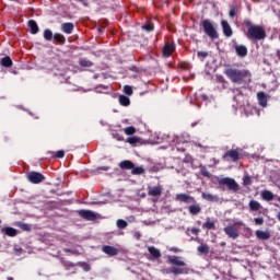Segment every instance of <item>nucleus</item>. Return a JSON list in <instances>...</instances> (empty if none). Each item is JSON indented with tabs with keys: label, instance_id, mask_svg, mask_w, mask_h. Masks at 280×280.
<instances>
[{
	"label": "nucleus",
	"instance_id": "obj_1",
	"mask_svg": "<svg viewBox=\"0 0 280 280\" xmlns=\"http://www.w3.org/2000/svg\"><path fill=\"white\" fill-rule=\"evenodd\" d=\"M243 23L247 27V38L253 40H264L266 38V30L261 25H255L248 19L244 20Z\"/></svg>",
	"mask_w": 280,
	"mask_h": 280
},
{
	"label": "nucleus",
	"instance_id": "obj_2",
	"mask_svg": "<svg viewBox=\"0 0 280 280\" xmlns=\"http://www.w3.org/2000/svg\"><path fill=\"white\" fill-rule=\"evenodd\" d=\"M201 27L205 32V35L208 36L211 40H218L220 34L218 33V26L209 19L201 21Z\"/></svg>",
	"mask_w": 280,
	"mask_h": 280
},
{
	"label": "nucleus",
	"instance_id": "obj_3",
	"mask_svg": "<svg viewBox=\"0 0 280 280\" xmlns=\"http://www.w3.org/2000/svg\"><path fill=\"white\" fill-rule=\"evenodd\" d=\"M237 226H244V223L242 221H237L233 225H228L224 228V233L228 235V237H231L232 240H237L240 237V230Z\"/></svg>",
	"mask_w": 280,
	"mask_h": 280
},
{
	"label": "nucleus",
	"instance_id": "obj_4",
	"mask_svg": "<svg viewBox=\"0 0 280 280\" xmlns=\"http://www.w3.org/2000/svg\"><path fill=\"white\" fill-rule=\"evenodd\" d=\"M219 185H225L230 191H240V185L231 177L218 178Z\"/></svg>",
	"mask_w": 280,
	"mask_h": 280
},
{
	"label": "nucleus",
	"instance_id": "obj_5",
	"mask_svg": "<svg viewBox=\"0 0 280 280\" xmlns=\"http://www.w3.org/2000/svg\"><path fill=\"white\" fill-rule=\"evenodd\" d=\"M225 73L228 78H230V80H232V82L236 84H242L247 74V72H241V71H226Z\"/></svg>",
	"mask_w": 280,
	"mask_h": 280
},
{
	"label": "nucleus",
	"instance_id": "obj_6",
	"mask_svg": "<svg viewBox=\"0 0 280 280\" xmlns=\"http://www.w3.org/2000/svg\"><path fill=\"white\" fill-rule=\"evenodd\" d=\"M242 153V149H231L228 150L223 155V161H232L233 163L240 161V154Z\"/></svg>",
	"mask_w": 280,
	"mask_h": 280
},
{
	"label": "nucleus",
	"instance_id": "obj_7",
	"mask_svg": "<svg viewBox=\"0 0 280 280\" xmlns=\"http://www.w3.org/2000/svg\"><path fill=\"white\" fill-rule=\"evenodd\" d=\"M26 178L33 185H40V183H43V180H45L44 175L36 171H32V172L27 173Z\"/></svg>",
	"mask_w": 280,
	"mask_h": 280
},
{
	"label": "nucleus",
	"instance_id": "obj_8",
	"mask_svg": "<svg viewBox=\"0 0 280 280\" xmlns=\"http://www.w3.org/2000/svg\"><path fill=\"white\" fill-rule=\"evenodd\" d=\"M78 213L80 218H83V220H86L88 222H95V220H97V213L91 210H79Z\"/></svg>",
	"mask_w": 280,
	"mask_h": 280
},
{
	"label": "nucleus",
	"instance_id": "obj_9",
	"mask_svg": "<svg viewBox=\"0 0 280 280\" xmlns=\"http://www.w3.org/2000/svg\"><path fill=\"white\" fill-rule=\"evenodd\" d=\"M175 200L177 202H185L186 205H191V202H196V198L187 194H177L175 196Z\"/></svg>",
	"mask_w": 280,
	"mask_h": 280
},
{
	"label": "nucleus",
	"instance_id": "obj_10",
	"mask_svg": "<svg viewBox=\"0 0 280 280\" xmlns=\"http://www.w3.org/2000/svg\"><path fill=\"white\" fill-rule=\"evenodd\" d=\"M173 51H176V44L174 43H166L162 48V55L164 58H170Z\"/></svg>",
	"mask_w": 280,
	"mask_h": 280
},
{
	"label": "nucleus",
	"instance_id": "obj_11",
	"mask_svg": "<svg viewBox=\"0 0 280 280\" xmlns=\"http://www.w3.org/2000/svg\"><path fill=\"white\" fill-rule=\"evenodd\" d=\"M161 194H163V186L158 185V186H149L148 187V195L152 196L154 198H159V196H161Z\"/></svg>",
	"mask_w": 280,
	"mask_h": 280
},
{
	"label": "nucleus",
	"instance_id": "obj_12",
	"mask_svg": "<svg viewBox=\"0 0 280 280\" xmlns=\"http://www.w3.org/2000/svg\"><path fill=\"white\" fill-rule=\"evenodd\" d=\"M221 27H222L223 34H224V36H226V38H231V36H233V28L231 27V24H229V21L222 20Z\"/></svg>",
	"mask_w": 280,
	"mask_h": 280
},
{
	"label": "nucleus",
	"instance_id": "obj_13",
	"mask_svg": "<svg viewBox=\"0 0 280 280\" xmlns=\"http://www.w3.org/2000/svg\"><path fill=\"white\" fill-rule=\"evenodd\" d=\"M188 211L190 215H198L199 213H201L202 207L195 199V202H191L190 206L188 207Z\"/></svg>",
	"mask_w": 280,
	"mask_h": 280
},
{
	"label": "nucleus",
	"instance_id": "obj_14",
	"mask_svg": "<svg viewBox=\"0 0 280 280\" xmlns=\"http://www.w3.org/2000/svg\"><path fill=\"white\" fill-rule=\"evenodd\" d=\"M258 104L259 106H262V108H266L268 106V96L264 92L257 93Z\"/></svg>",
	"mask_w": 280,
	"mask_h": 280
},
{
	"label": "nucleus",
	"instance_id": "obj_15",
	"mask_svg": "<svg viewBox=\"0 0 280 280\" xmlns=\"http://www.w3.org/2000/svg\"><path fill=\"white\" fill-rule=\"evenodd\" d=\"M168 264H173V266H179L180 268L185 267V261L180 260L178 256H168Z\"/></svg>",
	"mask_w": 280,
	"mask_h": 280
},
{
	"label": "nucleus",
	"instance_id": "obj_16",
	"mask_svg": "<svg viewBox=\"0 0 280 280\" xmlns=\"http://www.w3.org/2000/svg\"><path fill=\"white\" fill-rule=\"evenodd\" d=\"M201 197L203 200H207L208 202H220V197H218V195L202 192Z\"/></svg>",
	"mask_w": 280,
	"mask_h": 280
},
{
	"label": "nucleus",
	"instance_id": "obj_17",
	"mask_svg": "<svg viewBox=\"0 0 280 280\" xmlns=\"http://www.w3.org/2000/svg\"><path fill=\"white\" fill-rule=\"evenodd\" d=\"M235 51H236L237 56H241V58L248 56V48H246V46H244V45L235 46Z\"/></svg>",
	"mask_w": 280,
	"mask_h": 280
},
{
	"label": "nucleus",
	"instance_id": "obj_18",
	"mask_svg": "<svg viewBox=\"0 0 280 280\" xmlns=\"http://www.w3.org/2000/svg\"><path fill=\"white\" fill-rule=\"evenodd\" d=\"M73 23L71 22H66L61 25V32H63L65 34H73Z\"/></svg>",
	"mask_w": 280,
	"mask_h": 280
},
{
	"label": "nucleus",
	"instance_id": "obj_19",
	"mask_svg": "<svg viewBox=\"0 0 280 280\" xmlns=\"http://www.w3.org/2000/svg\"><path fill=\"white\" fill-rule=\"evenodd\" d=\"M119 167L120 170H135V163H132V161L130 160H125L122 162L119 163Z\"/></svg>",
	"mask_w": 280,
	"mask_h": 280
},
{
	"label": "nucleus",
	"instance_id": "obj_20",
	"mask_svg": "<svg viewBox=\"0 0 280 280\" xmlns=\"http://www.w3.org/2000/svg\"><path fill=\"white\" fill-rule=\"evenodd\" d=\"M27 25H28V27L31 30V34H38V32H39L38 23H36L35 20H30L27 22Z\"/></svg>",
	"mask_w": 280,
	"mask_h": 280
},
{
	"label": "nucleus",
	"instance_id": "obj_21",
	"mask_svg": "<svg viewBox=\"0 0 280 280\" xmlns=\"http://www.w3.org/2000/svg\"><path fill=\"white\" fill-rule=\"evenodd\" d=\"M0 65L1 67H4L5 69H10V67H12L13 62H12V58H10V56H5L0 60Z\"/></svg>",
	"mask_w": 280,
	"mask_h": 280
},
{
	"label": "nucleus",
	"instance_id": "obj_22",
	"mask_svg": "<svg viewBox=\"0 0 280 280\" xmlns=\"http://www.w3.org/2000/svg\"><path fill=\"white\" fill-rule=\"evenodd\" d=\"M150 255H152L153 259H159L161 257V250L154 246H150L148 248Z\"/></svg>",
	"mask_w": 280,
	"mask_h": 280
},
{
	"label": "nucleus",
	"instance_id": "obj_23",
	"mask_svg": "<svg viewBox=\"0 0 280 280\" xmlns=\"http://www.w3.org/2000/svg\"><path fill=\"white\" fill-rule=\"evenodd\" d=\"M54 38L58 43V45H65V43H67V38L60 33H55Z\"/></svg>",
	"mask_w": 280,
	"mask_h": 280
},
{
	"label": "nucleus",
	"instance_id": "obj_24",
	"mask_svg": "<svg viewBox=\"0 0 280 280\" xmlns=\"http://www.w3.org/2000/svg\"><path fill=\"white\" fill-rule=\"evenodd\" d=\"M256 237L258 240H268L270 237V232H264L261 230L256 231Z\"/></svg>",
	"mask_w": 280,
	"mask_h": 280
},
{
	"label": "nucleus",
	"instance_id": "obj_25",
	"mask_svg": "<svg viewBox=\"0 0 280 280\" xmlns=\"http://www.w3.org/2000/svg\"><path fill=\"white\" fill-rule=\"evenodd\" d=\"M261 197H262V200H267V201L275 200V195L270 190H264L261 192Z\"/></svg>",
	"mask_w": 280,
	"mask_h": 280
},
{
	"label": "nucleus",
	"instance_id": "obj_26",
	"mask_svg": "<svg viewBox=\"0 0 280 280\" xmlns=\"http://www.w3.org/2000/svg\"><path fill=\"white\" fill-rule=\"evenodd\" d=\"M249 209H250V211H259V209H261V203H259V201H257V200H250Z\"/></svg>",
	"mask_w": 280,
	"mask_h": 280
},
{
	"label": "nucleus",
	"instance_id": "obj_27",
	"mask_svg": "<svg viewBox=\"0 0 280 280\" xmlns=\"http://www.w3.org/2000/svg\"><path fill=\"white\" fill-rule=\"evenodd\" d=\"M119 253V248L113 246H106V255L109 257H115Z\"/></svg>",
	"mask_w": 280,
	"mask_h": 280
},
{
	"label": "nucleus",
	"instance_id": "obj_28",
	"mask_svg": "<svg viewBox=\"0 0 280 280\" xmlns=\"http://www.w3.org/2000/svg\"><path fill=\"white\" fill-rule=\"evenodd\" d=\"M131 174L133 176H140V174H145V168H143V166H133V168H131Z\"/></svg>",
	"mask_w": 280,
	"mask_h": 280
},
{
	"label": "nucleus",
	"instance_id": "obj_29",
	"mask_svg": "<svg viewBox=\"0 0 280 280\" xmlns=\"http://www.w3.org/2000/svg\"><path fill=\"white\" fill-rule=\"evenodd\" d=\"M198 253H200V255H209V250L210 247L207 244H201L198 248H197Z\"/></svg>",
	"mask_w": 280,
	"mask_h": 280
},
{
	"label": "nucleus",
	"instance_id": "obj_30",
	"mask_svg": "<svg viewBox=\"0 0 280 280\" xmlns=\"http://www.w3.org/2000/svg\"><path fill=\"white\" fill-rule=\"evenodd\" d=\"M118 100H119V104H120L121 106H130V98H129L128 96H126V95H120V96L118 97Z\"/></svg>",
	"mask_w": 280,
	"mask_h": 280
},
{
	"label": "nucleus",
	"instance_id": "obj_31",
	"mask_svg": "<svg viewBox=\"0 0 280 280\" xmlns=\"http://www.w3.org/2000/svg\"><path fill=\"white\" fill-rule=\"evenodd\" d=\"M202 229H207L208 231H211V230L215 229V222L207 219V221L202 225Z\"/></svg>",
	"mask_w": 280,
	"mask_h": 280
},
{
	"label": "nucleus",
	"instance_id": "obj_32",
	"mask_svg": "<svg viewBox=\"0 0 280 280\" xmlns=\"http://www.w3.org/2000/svg\"><path fill=\"white\" fill-rule=\"evenodd\" d=\"M116 226L117 229H120V230L128 229V222L122 219H118L116 221Z\"/></svg>",
	"mask_w": 280,
	"mask_h": 280
},
{
	"label": "nucleus",
	"instance_id": "obj_33",
	"mask_svg": "<svg viewBox=\"0 0 280 280\" xmlns=\"http://www.w3.org/2000/svg\"><path fill=\"white\" fill-rule=\"evenodd\" d=\"M44 38H45V40H52L54 39V33L51 32V30L46 28L44 31Z\"/></svg>",
	"mask_w": 280,
	"mask_h": 280
},
{
	"label": "nucleus",
	"instance_id": "obj_34",
	"mask_svg": "<svg viewBox=\"0 0 280 280\" xmlns=\"http://www.w3.org/2000/svg\"><path fill=\"white\" fill-rule=\"evenodd\" d=\"M16 229L14 228H5V235L9 237H16Z\"/></svg>",
	"mask_w": 280,
	"mask_h": 280
},
{
	"label": "nucleus",
	"instance_id": "obj_35",
	"mask_svg": "<svg viewBox=\"0 0 280 280\" xmlns=\"http://www.w3.org/2000/svg\"><path fill=\"white\" fill-rule=\"evenodd\" d=\"M200 174L201 176H205V178H211V173L207 170V166L200 167Z\"/></svg>",
	"mask_w": 280,
	"mask_h": 280
},
{
	"label": "nucleus",
	"instance_id": "obj_36",
	"mask_svg": "<svg viewBox=\"0 0 280 280\" xmlns=\"http://www.w3.org/2000/svg\"><path fill=\"white\" fill-rule=\"evenodd\" d=\"M179 68L184 71H190L191 69V63L187 62V61H183L179 63Z\"/></svg>",
	"mask_w": 280,
	"mask_h": 280
},
{
	"label": "nucleus",
	"instance_id": "obj_37",
	"mask_svg": "<svg viewBox=\"0 0 280 280\" xmlns=\"http://www.w3.org/2000/svg\"><path fill=\"white\" fill-rule=\"evenodd\" d=\"M170 271L172 272V275H183V272H185V270H183V268L179 267H172Z\"/></svg>",
	"mask_w": 280,
	"mask_h": 280
},
{
	"label": "nucleus",
	"instance_id": "obj_38",
	"mask_svg": "<svg viewBox=\"0 0 280 280\" xmlns=\"http://www.w3.org/2000/svg\"><path fill=\"white\" fill-rule=\"evenodd\" d=\"M124 132H125V135H128V136L135 135V132H137V128L130 126V127L125 128Z\"/></svg>",
	"mask_w": 280,
	"mask_h": 280
},
{
	"label": "nucleus",
	"instance_id": "obj_39",
	"mask_svg": "<svg viewBox=\"0 0 280 280\" xmlns=\"http://www.w3.org/2000/svg\"><path fill=\"white\" fill-rule=\"evenodd\" d=\"M142 30H145V32H154V24L148 22L147 24H144V25L142 26Z\"/></svg>",
	"mask_w": 280,
	"mask_h": 280
},
{
	"label": "nucleus",
	"instance_id": "obj_40",
	"mask_svg": "<svg viewBox=\"0 0 280 280\" xmlns=\"http://www.w3.org/2000/svg\"><path fill=\"white\" fill-rule=\"evenodd\" d=\"M79 65L81 67H93V62L91 60H88V59H81Z\"/></svg>",
	"mask_w": 280,
	"mask_h": 280
},
{
	"label": "nucleus",
	"instance_id": "obj_41",
	"mask_svg": "<svg viewBox=\"0 0 280 280\" xmlns=\"http://www.w3.org/2000/svg\"><path fill=\"white\" fill-rule=\"evenodd\" d=\"M18 226L22 229V231H32V225L27 223H18Z\"/></svg>",
	"mask_w": 280,
	"mask_h": 280
},
{
	"label": "nucleus",
	"instance_id": "obj_42",
	"mask_svg": "<svg viewBox=\"0 0 280 280\" xmlns=\"http://www.w3.org/2000/svg\"><path fill=\"white\" fill-rule=\"evenodd\" d=\"M229 15H230L231 19H235V16H237V7L236 5H233L230 9Z\"/></svg>",
	"mask_w": 280,
	"mask_h": 280
},
{
	"label": "nucleus",
	"instance_id": "obj_43",
	"mask_svg": "<svg viewBox=\"0 0 280 280\" xmlns=\"http://www.w3.org/2000/svg\"><path fill=\"white\" fill-rule=\"evenodd\" d=\"M78 266H80L84 272H89L91 270V265H89V262H79Z\"/></svg>",
	"mask_w": 280,
	"mask_h": 280
},
{
	"label": "nucleus",
	"instance_id": "obj_44",
	"mask_svg": "<svg viewBox=\"0 0 280 280\" xmlns=\"http://www.w3.org/2000/svg\"><path fill=\"white\" fill-rule=\"evenodd\" d=\"M243 185H245V186L253 185V179L250 178V176H248V175L244 176Z\"/></svg>",
	"mask_w": 280,
	"mask_h": 280
},
{
	"label": "nucleus",
	"instance_id": "obj_45",
	"mask_svg": "<svg viewBox=\"0 0 280 280\" xmlns=\"http://www.w3.org/2000/svg\"><path fill=\"white\" fill-rule=\"evenodd\" d=\"M124 93H125V95H132V93H133V91H132V86H130V85H125L124 86Z\"/></svg>",
	"mask_w": 280,
	"mask_h": 280
},
{
	"label": "nucleus",
	"instance_id": "obj_46",
	"mask_svg": "<svg viewBox=\"0 0 280 280\" xmlns=\"http://www.w3.org/2000/svg\"><path fill=\"white\" fill-rule=\"evenodd\" d=\"M127 143H130L131 145H135V143H139V138L130 137V138L127 139Z\"/></svg>",
	"mask_w": 280,
	"mask_h": 280
},
{
	"label": "nucleus",
	"instance_id": "obj_47",
	"mask_svg": "<svg viewBox=\"0 0 280 280\" xmlns=\"http://www.w3.org/2000/svg\"><path fill=\"white\" fill-rule=\"evenodd\" d=\"M52 156H56L57 159H62L65 156V151H57L56 153H52Z\"/></svg>",
	"mask_w": 280,
	"mask_h": 280
},
{
	"label": "nucleus",
	"instance_id": "obj_48",
	"mask_svg": "<svg viewBox=\"0 0 280 280\" xmlns=\"http://www.w3.org/2000/svg\"><path fill=\"white\" fill-rule=\"evenodd\" d=\"M254 222L257 226H261L264 224V218H256L254 219Z\"/></svg>",
	"mask_w": 280,
	"mask_h": 280
},
{
	"label": "nucleus",
	"instance_id": "obj_49",
	"mask_svg": "<svg viewBox=\"0 0 280 280\" xmlns=\"http://www.w3.org/2000/svg\"><path fill=\"white\" fill-rule=\"evenodd\" d=\"M104 91H106V86L104 85H100L95 88L96 93H104Z\"/></svg>",
	"mask_w": 280,
	"mask_h": 280
},
{
	"label": "nucleus",
	"instance_id": "obj_50",
	"mask_svg": "<svg viewBox=\"0 0 280 280\" xmlns=\"http://www.w3.org/2000/svg\"><path fill=\"white\" fill-rule=\"evenodd\" d=\"M197 56H198V58H207V56H209V52H207V51H198Z\"/></svg>",
	"mask_w": 280,
	"mask_h": 280
},
{
	"label": "nucleus",
	"instance_id": "obj_51",
	"mask_svg": "<svg viewBox=\"0 0 280 280\" xmlns=\"http://www.w3.org/2000/svg\"><path fill=\"white\" fill-rule=\"evenodd\" d=\"M102 172H106V166L97 167V168L94 171V174H102Z\"/></svg>",
	"mask_w": 280,
	"mask_h": 280
},
{
	"label": "nucleus",
	"instance_id": "obj_52",
	"mask_svg": "<svg viewBox=\"0 0 280 280\" xmlns=\"http://www.w3.org/2000/svg\"><path fill=\"white\" fill-rule=\"evenodd\" d=\"M63 266H66V268H74L75 264L71 262V261H65Z\"/></svg>",
	"mask_w": 280,
	"mask_h": 280
},
{
	"label": "nucleus",
	"instance_id": "obj_53",
	"mask_svg": "<svg viewBox=\"0 0 280 280\" xmlns=\"http://www.w3.org/2000/svg\"><path fill=\"white\" fill-rule=\"evenodd\" d=\"M65 253H71L72 255H80V253L78 250H73V249H69V248H66Z\"/></svg>",
	"mask_w": 280,
	"mask_h": 280
},
{
	"label": "nucleus",
	"instance_id": "obj_54",
	"mask_svg": "<svg viewBox=\"0 0 280 280\" xmlns=\"http://www.w3.org/2000/svg\"><path fill=\"white\" fill-rule=\"evenodd\" d=\"M191 233H192V235H198V233H200V230L192 228Z\"/></svg>",
	"mask_w": 280,
	"mask_h": 280
},
{
	"label": "nucleus",
	"instance_id": "obj_55",
	"mask_svg": "<svg viewBox=\"0 0 280 280\" xmlns=\"http://www.w3.org/2000/svg\"><path fill=\"white\" fill-rule=\"evenodd\" d=\"M133 237H136V240H141V233L140 232H136L133 234Z\"/></svg>",
	"mask_w": 280,
	"mask_h": 280
},
{
	"label": "nucleus",
	"instance_id": "obj_56",
	"mask_svg": "<svg viewBox=\"0 0 280 280\" xmlns=\"http://www.w3.org/2000/svg\"><path fill=\"white\" fill-rule=\"evenodd\" d=\"M171 250H172L173 253H180V249H179L178 247H173V248H171Z\"/></svg>",
	"mask_w": 280,
	"mask_h": 280
},
{
	"label": "nucleus",
	"instance_id": "obj_57",
	"mask_svg": "<svg viewBox=\"0 0 280 280\" xmlns=\"http://www.w3.org/2000/svg\"><path fill=\"white\" fill-rule=\"evenodd\" d=\"M217 80H218L219 82H224V78H223V77H220V75H217Z\"/></svg>",
	"mask_w": 280,
	"mask_h": 280
},
{
	"label": "nucleus",
	"instance_id": "obj_58",
	"mask_svg": "<svg viewBox=\"0 0 280 280\" xmlns=\"http://www.w3.org/2000/svg\"><path fill=\"white\" fill-rule=\"evenodd\" d=\"M201 100H203V102H207V100H209V97H207V95L202 94Z\"/></svg>",
	"mask_w": 280,
	"mask_h": 280
},
{
	"label": "nucleus",
	"instance_id": "obj_59",
	"mask_svg": "<svg viewBox=\"0 0 280 280\" xmlns=\"http://www.w3.org/2000/svg\"><path fill=\"white\" fill-rule=\"evenodd\" d=\"M102 250H103V253H106V245L102 246Z\"/></svg>",
	"mask_w": 280,
	"mask_h": 280
},
{
	"label": "nucleus",
	"instance_id": "obj_60",
	"mask_svg": "<svg viewBox=\"0 0 280 280\" xmlns=\"http://www.w3.org/2000/svg\"><path fill=\"white\" fill-rule=\"evenodd\" d=\"M183 80H184L185 82H187V81L189 80V78L183 77Z\"/></svg>",
	"mask_w": 280,
	"mask_h": 280
},
{
	"label": "nucleus",
	"instance_id": "obj_61",
	"mask_svg": "<svg viewBox=\"0 0 280 280\" xmlns=\"http://www.w3.org/2000/svg\"><path fill=\"white\" fill-rule=\"evenodd\" d=\"M277 56H278V58L280 60V50L277 51Z\"/></svg>",
	"mask_w": 280,
	"mask_h": 280
},
{
	"label": "nucleus",
	"instance_id": "obj_62",
	"mask_svg": "<svg viewBox=\"0 0 280 280\" xmlns=\"http://www.w3.org/2000/svg\"><path fill=\"white\" fill-rule=\"evenodd\" d=\"M97 205H105V201H98Z\"/></svg>",
	"mask_w": 280,
	"mask_h": 280
},
{
	"label": "nucleus",
	"instance_id": "obj_63",
	"mask_svg": "<svg viewBox=\"0 0 280 280\" xmlns=\"http://www.w3.org/2000/svg\"><path fill=\"white\" fill-rule=\"evenodd\" d=\"M118 141H124V138H118Z\"/></svg>",
	"mask_w": 280,
	"mask_h": 280
},
{
	"label": "nucleus",
	"instance_id": "obj_64",
	"mask_svg": "<svg viewBox=\"0 0 280 280\" xmlns=\"http://www.w3.org/2000/svg\"><path fill=\"white\" fill-rule=\"evenodd\" d=\"M8 280H14V278H8Z\"/></svg>",
	"mask_w": 280,
	"mask_h": 280
}]
</instances>
